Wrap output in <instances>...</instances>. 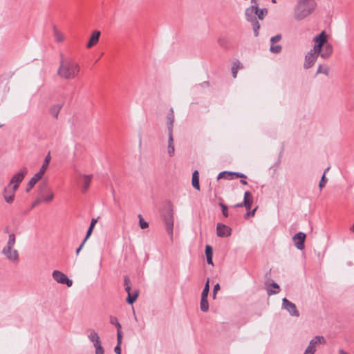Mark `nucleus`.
Instances as JSON below:
<instances>
[{"label":"nucleus","instance_id":"aec40b11","mask_svg":"<svg viewBox=\"0 0 354 354\" xmlns=\"http://www.w3.org/2000/svg\"><path fill=\"white\" fill-rule=\"evenodd\" d=\"M62 104H56L52 105L49 109V113L54 118L57 119L59 113L62 108Z\"/></svg>","mask_w":354,"mask_h":354},{"label":"nucleus","instance_id":"0eeeda50","mask_svg":"<svg viewBox=\"0 0 354 354\" xmlns=\"http://www.w3.org/2000/svg\"><path fill=\"white\" fill-rule=\"evenodd\" d=\"M162 220L165 225V229L169 234L170 239L173 240L174 214L173 205L169 204L167 212L162 215Z\"/></svg>","mask_w":354,"mask_h":354},{"label":"nucleus","instance_id":"f3484780","mask_svg":"<svg viewBox=\"0 0 354 354\" xmlns=\"http://www.w3.org/2000/svg\"><path fill=\"white\" fill-rule=\"evenodd\" d=\"M100 34H101L100 32L98 30H95L93 32V33L89 39V41L86 44V47L88 48H91V47H93V46L96 45L98 43L99 39L100 37Z\"/></svg>","mask_w":354,"mask_h":354},{"label":"nucleus","instance_id":"20e7f679","mask_svg":"<svg viewBox=\"0 0 354 354\" xmlns=\"http://www.w3.org/2000/svg\"><path fill=\"white\" fill-rule=\"evenodd\" d=\"M314 0H297L294 8V18L301 21L309 16L315 9Z\"/></svg>","mask_w":354,"mask_h":354},{"label":"nucleus","instance_id":"4468645a","mask_svg":"<svg viewBox=\"0 0 354 354\" xmlns=\"http://www.w3.org/2000/svg\"><path fill=\"white\" fill-rule=\"evenodd\" d=\"M326 344V339L324 337L321 335H317L314 337L309 342L308 346L313 348L316 349L319 345H324Z\"/></svg>","mask_w":354,"mask_h":354},{"label":"nucleus","instance_id":"473e14b6","mask_svg":"<svg viewBox=\"0 0 354 354\" xmlns=\"http://www.w3.org/2000/svg\"><path fill=\"white\" fill-rule=\"evenodd\" d=\"M231 176H232V172L222 171V172L219 173V174L218 175L217 179L219 180L223 178H225L227 179H232V178H231Z\"/></svg>","mask_w":354,"mask_h":354},{"label":"nucleus","instance_id":"7c9ffc66","mask_svg":"<svg viewBox=\"0 0 354 354\" xmlns=\"http://www.w3.org/2000/svg\"><path fill=\"white\" fill-rule=\"evenodd\" d=\"M138 297V290L135 291V292L133 295L131 293L129 294V295L127 298V303L129 304H132L133 302L136 301Z\"/></svg>","mask_w":354,"mask_h":354},{"label":"nucleus","instance_id":"f704fd0d","mask_svg":"<svg viewBox=\"0 0 354 354\" xmlns=\"http://www.w3.org/2000/svg\"><path fill=\"white\" fill-rule=\"evenodd\" d=\"M329 73V68L327 66L323 67L319 65L317 71V74L323 73L326 75H328Z\"/></svg>","mask_w":354,"mask_h":354},{"label":"nucleus","instance_id":"680f3d73","mask_svg":"<svg viewBox=\"0 0 354 354\" xmlns=\"http://www.w3.org/2000/svg\"><path fill=\"white\" fill-rule=\"evenodd\" d=\"M235 207H244V204H243V202L241 203H238L236 205H235L234 206Z\"/></svg>","mask_w":354,"mask_h":354},{"label":"nucleus","instance_id":"393cba45","mask_svg":"<svg viewBox=\"0 0 354 354\" xmlns=\"http://www.w3.org/2000/svg\"><path fill=\"white\" fill-rule=\"evenodd\" d=\"M122 339V331H119L117 334V346L114 348V352L116 354H121V344Z\"/></svg>","mask_w":354,"mask_h":354},{"label":"nucleus","instance_id":"4be33fe9","mask_svg":"<svg viewBox=\"0 0 354 354\" xmlns=\"http://www.w3.org/2000/svg\"><path fill=\"white\" fill-rule=\"evenodd\" d=\"M53 36L57 43H62L65 40V35L59 31L55 26H53Z\"/></svg>","mask_w":354,"mask_h":354},{"label":"nucleus","instance_id":"8fccbe9b","mask_svg":"<svg viewBox=\"0 0 354 354\" xmlns=\"http://www.w3.org/2000/svg\"><path fill=\"white\" fill-rule=\"evenodd\" d=\"M257 209V207H255L252 211L247 212L245 214V218L254 216Z\"/></svg>","mask_w":354,"mask_h":354},{"label":"nucleus","instance_id":"f03ea898","mask_svg":"<svg viewBox=\"0 0 354 354\" xmlns=\"http://www.w3.org/2000/svg\"><path fill=\"white\" fill-rule=\"evenodd\" d=\"M315 45L305 56V62L304 67L306 69L311 68L315 63L318 56L319 55L322 46L326 42V34L325 31H322L313 39Z\"/></svg>","mask_w":354,"mask_h":354},{"label":"nucleus","instance_id":"3c124183","mask_svg":"<svg viewBox=\"0 0 354 354\" xmlns=\"http://www.w3.org/2000/svg\"><path fill=\"white\" fill-rule=\"evenodd\" d=\"M124 286H131V281H130L129 277H127V276L124 277Z\"/></svg>","mask_w":354,"mask_h":354},{"label":"nucleus","instance_id":"7ed1b4c3","mask_svg":"<svg viewBox=\"0 0 354 354\" xmlns=\"http://www.w3.org/2000/svg\"><path fill=\"white\" fill-rule=\"evenodd\" d=\"M267 14L268 10L266 8L259 9L254 6H250L245 9V16L246 20L252 24L255 37L259 35V30L260 28V24L257 21V18L259 20H263Z\"/></svg>","mask_w":354,"mask_h":354},{"label":"nucleus","instance_id":"e433bc0d","mask_svg":"<svg viewBox=\"0 0 354 354\" xmlns=\"http://www.w3.org/2000/svg\"><path fill=\"white\" fill-rule=\"evenodd\" d=\"M45 172L41 169L34 175V176L32 178L33 180H35L36 183H37L44 175Z\"/></svg>","mask_w":354,"mask_h":354},{"label":"nucleus","instance_id":"338daca9","mask_svg":"<svg viewBox=\"0 0 354 354\" xmlns=\"http://www.w3.org/2000/svg\"><path fill=\"white\" fill-rule=\"evenodd\" d=\"M3 126V124H0V127H1Z\"/></svg>","mask_w":354,"mask_h":354},{"label":"nucleus","instance_id":"9b49d317","mask_svg":"<svg viewBox=\"0 0 354 354\" xmlns=\"http://www.w3.org/2000/svg\"><path fill=\"white\" fill-rule=\"evenodd\" d=\"M306 234L304 232H298L292 237L295 247L298 250H303L304 248V242L306 239Z\"/></svg>","mask_w":354,"mask_h":354},{"label":"nucleus","instance_id":"5701e85b","mask_svg":"<svg viewBox=\"0 0 354 354\" xmlns=\"http://www.w3.org/2000/svg\"><path fill=\"white\" fill-rule=\"evenodd\" d=\"M167 153L170 157L174 156L175 148L174 145L173 133H169Z\"/></svg>","mask_w":354,"mask_h":354},{"label":"nucleus","instance_id":"a878e982","mask_svg":"<svg viewBox=\"0 0 354 354\" xmlns=\"http://www.w3.org/2000/svg\"><path fill=\"white\" fill-rule=\"evenodd\" d=\"M279 291V286L277 283H272L268 288L267 292L269 295L276 294Z\"/></svg>","mask_w":354,"mask_h":354},{"label":"nucleus","instance_id":"09e8293b","mask_svg":"<svg viewBox=\"0 0 354 354\" xmlns=\"http://www.w3.org/2000/svg\"><path fill=\"white\" fill-rule=\"evenodd\" d=\"M232 176H235L236 178H246V176L245 174L238 172H232Z\"/></svg>","mask_w":354,"mask_h":354},{"label":"nucleus","instance_id":"c9c22d12","mask_svg":"<svg viewBox=\"0 0 354 354\" xmlns=\"http://www.w3.org/2000/svg\"><path fill=\"white\" fill-rule=\"evenodd\" d=\"M45 172L41 169L34 175V176L32 178L33 180H35L36 183H37L44 175Z\"/></svg>","mask_w":354,"mask_h":354},{"label":"nucleus","instance_id":"052dcab7","mask_svg":"<svg viewBox=\"0 0 354 354\" xmlns=\"http://www.w3.org/2000/svg\"><path fill=\"white\" fill-rule=\"evenodd\" d=\"M125 291L127 294H131V286H125Z\"/></svg>","mask_w":354,"mask_h":354},{"label":"nucleus","instance_id":"e2e57ef3","mask_svg":"<svg viewBox=\"0 0 354 354\" xmlns=\"http://www.w3.org/2000/svg\"><path fill=\"white\" fill-rule=\"evenodd\" d=\"M241 183L243 184V185H247V181H245V180H241Z\"/></svg>","mask_w":354,"mask_h":354},{"label":"nucleus","instance_id":"412c9836","mask_svg":"<svg viewBox=\"0 0 354 354\" xmlns=\"http://www.w3.org/2000/svg\"><path fill=\"white\" fill-rule=\"evenodd\" d=\"M243 204L244 207L246 208V209L250 210L252 207V196L250 192H245L244 194V198H243Z\"/></svg>","mask_w":354,"mask_h":354},{"label":"nucleus","instance_id":"f257e3e1","mask_svg":"<svg viewBox=\"0 0 354 354\" xmlns=\"http://www.w3.org/2000/svg\"><path fill=\"white\" fill-rule=\"evenodd\" d=\"M80 71V66L73 58L65 57L63 54L60 55L59 66L57 71V76L66 80H71L76 78Z\"/></svg>","mask_w":354,"mask_h":354},{"label":"nucleus","instance_id":"f8f14e48","mask_svg":"<svg viewBox=\"0 0 354 354\" xmlns=\"http://www.w3.org/2000/svg\"><path fill=\"white\" fill-rule=\"evenodd\" d=\"M232 230L228 226L218 223L216 225V234L219 237H227L231 235Z\"/></svg>","mask_w":354,"mask_h":354},{"label":"nucleus","instance_id":"a18cd8bd","mask_svg":"<svg viewBox=\"0 0 354 354\" xmlns=\"http://www.w3.org/2000/svg\"><path fill=\"white\" fill-rule=\"evenodd\" d=\"M36 183H37L31 178L28 183V187L26 188V192H28L34 187V185Z\"/></svg>","mask_w":354,"mask_h":354},{"label":"nucleus","instance_id":"5fc2aeb1","mask_svg":"<svg viewBox=\"0 0 354 354\" xmlns=\"http://www.w3.org/2000/svg\"><path fill=\"white\" fill-rule=\"evenodd\" d=\"M104 351L103 348L97 349V350H95V354H104Z\"/></svg>","mask_w":354,"mask_h":354},{"label":"nucleus","instance_id":"58836bf2","mask_svg":"<svg viewBox=\"0 0 354 354\" xmlns=\"http://www.w3.org/2000/svg\"><path fill=\"white\" fill-rule=\"evenodd\" d=\"M232 68H236V69L239 71V69H242L243 66L238 59H235L232 62Z\"/></svg>","mask_w":354,"mask_h":354},{"label":"nucleus","instance_id":"c85d7f7f","mask_svg":"<svg viewBox=\"0 0 354 354\" xmlns=\"http://www.w3.org/2000/svg\"><path fill=\"white\" fill-rule=\"evenodd\" d=\"M50 159H51V156H50V153H48L46 155V156L45 157V159H44V161L43 162V165H41V167L40 168V169L42 170V171H44V172H46V171L47 170V169L48 167Z\"/></svg>","mask_w":354,"mask_h":354},{"label":"nucleus","instance_id":"ddd939ff","mask_svg":"<svg viewBox=\"0 0 354 354\" xmlns=\"http://www.w3.org/2000/svg\"><path fill=\"white\" fill-rule=\"evenodd\" d=\"M88 339L93 343V346L95 347V349H99L103 348L101 346V342L100 337L97 332L93 329L89 330V334L88 335Z\"/></svg>","mask_w":354,"mask_h":354},{"label":"nucleus","instance_id":"4c0bfd02","mask_svg":"<svg viewBox=\"0 0 354 354\" xmlns=\"http://www.w3.org/2000/svg\"><path fill=\"white\" fill-rule=\"evenodd\" d=\"M139 225L142 229H146L149 227V223L143 220L141 215H139Z\"/></svg>","mask_w":354,"mask_h":354},{"label":"nucleus","instance_id":"a19ab883","mask_svg":"<svg viewBox=\"0 0 354 354\" xmlns=\"http://www.w3.org/2000/svg\"><path fill=\"white\" fill-rule=\"evenodd\" d=\"M205 255L206 257L213 256L212 248L210 245H207L205 246Z\"/></svg>","mask_w":354,"mask_h":354},{"label":"nucleus","instance_id":"ea45409f","mask_svg":"<svg viewBox=\"0 0 354 354\" xmlns=\"http://www.w3.org/2000/svg\"><path fill=\"white\" fill-rule=\"evenodd\" d=\"M219 205L221 206V209H222V212H223V214L225 217H227L228 216V211H227V207L224 205L223 203H219Z\"/></svg>","mask_w":354,"mask_h":354},{"label":"nucleus","instance_id":"72a5a7b5","mask_svg":"<svg viewBox=\"0 0 354 354\" xmlns=\"http://www.w3.org/2000/svg\"><path fill=\"white\" fill-rule=\"evenodd\" d=\"M281 48H282L281 46H280V45L271 44L270 50L272 53L277 54V53H279L281 51Z\"/></svg>","mask_w":354,"mask_h":354},{"label":"nucleus","instance_id":"bf43d9fd","mask_svg":"<svg viewBox=\"0 0 354 354\" xmlns=\"http://www.w3.org/2000/svg\"><path fill=\"white\" fill-rule=\"evenodd\" d=\"M97 223V220L96 219H94L93 218L92 221H91V223L90 224V227H94L95 223Z\"/></svg>","mask_w":354,"mask_h":354},{"label":"nucleus","instance_id":"0e129e2a","mask_svg":"<svg viewBox=\"0 0 354 354\" xmlns=\"http://www.w3.org/2000/svg\"><path fill=\"white\" fill-rule=\"evenodd\" d=\"M351 231L354 233V223H353V225L351 227Z\"/></svg>","mask_w":354,"mask_h":354},{"label":"nucleus","instance_id":"39448f33","mask_svg":"<svg viewBox=\"0 0 354 354\" xmlns=\"http://www.w3.org/2000/svg\"><path fill=\"white\" fill-rule=\"evenodd\" d=\"M15 243L16 236L15 234L11 233L9 234L7 243L2 249L1 252L6 259L13 263H17L19 259V252L15 248Z\"/></svg>","mask_w":354,"mask_h":354},{"label":"nucleus","instance_id":"864d4df0","mask_svg":"<svg viewBox=\"0 0 354 354\" xmlns=\"http://www.w3.org/2000/svg\"><path fill=\"white\" fill-rule=\"evenodd\" d=\"M238 70L236 69V68L232 67V73L234 78H236L237 76Z\"/></svg>","mask_w":354,"mask_h":354},{"label":"nucleus","instance_id":"a211bd4d","mask_svg":"<svg viewBox=\"0 0 354 354\" xmlns=\"http://www.w3.org/2000/svg\"><path fill=\"white\" fill-rule=\"evenodd\" d=\"M167 127H168V133H173V127H174V112L173 109H171L169 110V112L167 114Z\"/></svg>","mask_w":354,"mask_h":354},{"label":"nucleus","instance_id":"de8ad7c7","mask_svg":"<svg viewBox=\"0 0 354 354\" xmlns=\"http://www.w3.org/2000/svg\"><path fill=\"white\" fill-rule=\"evenodd\" d=\"M220 290V285L218 283H216L214 286V289H213V298L215 299L216 298V293L217 292Z\"/></svg>","mask_w":354,"mask_h":354},{"label":"nucleus","instance_id":"6e6d98bb","mask_svg":"<svg viewBox=\"0 0 354 354\" xmlns=\"http://www.w3.org/2000/svg\"><path fill=\"white\" fill-rule=\"evenodd\" d=\"M251 1V3H252V6H254L255 8H258V1L257 0H250Z\"/></svg>","mask_w":354,"mask_h":354},{"label":"nucleus","instance_id":"9d476101","mask_svg":"<svg viewBox=\"0 0 354 354\" xmlns=\"http://www.w3.org/2000/svg\"><path fill=\"white\" fill-rule=\"evenodd\" d=\"M282 308L286 310L291 316L299 317V313L295 304L292 303L286 298L282 299Z\"/></svg>","mask_w":354,"mask_h":354},{"label":"nucleus","instance_id":"49530a36","mask_svg":"<svg viewBox=\"0 0 354 354\" xmlns=\"http://www.w3.org/2000/svg\"><path fill=\"white\" fill-rule=\"evenodd\" d=\"M93 227H91L89 226L88 230H87V232H86V235L84 239V243H86V240L88 239V237L91 236L92 232H93Z\"/></svg>","mask_w":354,"mask_h":354},{"label":"nucleus","instance_id":"2f4dec72","mask_svg":"<svg viewBox=\"0 0 354 354\" xmlns=\"http://www.w3.org/2000/svg\"><path fill=\"white\" fill-rule=\"evenodd\" d=\"M209 279H208L207 280V282H206V283L205 285V287L203 288V290L202 292L201 297H207L208 294H209Z\"/></svg>","mask_w":354,"mask_h":354},{"label":"nucleus","instance_id":"1a4fd4ad","mask_svg":"<svg viewBox=\"0 0 354 354\" xmlns=\"http://www.w3.org/2000/svg\"><path fill=\"white\" fill-rule=\"evenodd\" d=\"M52 276L57 283L66 284L68 287H71L73 281L68 278V277L63 272L59 270H54Z\"/></svg>","mask_w":354,"mask_h":354},{"label":"nucleus","instance_id":"b1692460","mask_svg":"<svg viewBox=\"0 0 354 354\" xmlns=\"http://www.w3.org/2000/svg\"><path fill=\"white\" fill-rule=\"evenodd\" d=\"M192 186L197 190L200 189L199 185V174L197 170L194 171L192 174Z\"/></svg>","mask_w":354,"mask_h":354},{"label":"nucleus","instance_id":"c03bdc74","mask_svg":"<svg viewBox=\"0 0 354 354\" xmlns=\"http://www.w3.org/2000/svg\"><path fill=\"white\" fill-rule=\"evenodd\" d=\"M325 174H326V171L324 172V175L322 176V179L319 183V187L320 189H322L323 187H324L326 185V180H325Z\"/></svg>","mask_w":354,"mask_h":354},{"label":"nucleus","instance_id":"423d86ee","mask_svg":"<svg viewBox=\"0 0 354 354\" xmlns=\"http://www.w3.org/2000/svg\"><path fill=\"white\" fill-rule=\"evenodd\" d=\"M55 197L54 193L46 183H42L39 185L38 198L32 205V208L41 203H50Z\"/></svg>","mask_w":354,"mask_h":354},{"label":"nucleus","instance_id":"4d7b16f0","mask_svg":"<svg viewBox=\"0 0 354 354\" xmlns=\"http://www.w3.org/2000/svg\"><path fill=\"white\" fill-rule=\"evenodd\" d=\"M208 264L213 265L212 257H206Z\"/></svg>","mask_w":354,"mask_h":354},{"label":"nucleus","instance_id":"2eb2a0df","mask_svg":"<svg viewBox=\"0 0 354 354\" xmlns=\"http://www.w3.org/2000/svg\"><path fill=\"white\" fill-rule=\"evenodd\" d=\"M80 176L82 178V192H85L90 187V184L93 178V175L80 174Z\"/></svg>","mask_w":354,"mask_h":354},{"label":"nucleus","instance_id":"37998d69","mask_svg":"<svg viewBox=\"0 0 354 354\" xmlns=\"http://www.w3.org/2000/svg\"><path fill=\"white\" fill-rule=\"evenodd\" d=\"M316 351V349H314L311 346H308L304 354H315Z\"/></svg>","mask_w":354,"mask_h":354},{"label":"nucleus","instance_id":"dca6fc26","mask_svg":"<svg viewBox=\"0 0 354 354\" xmlns=\"http://www.w3.org/2000/svg\"><path fill=\"white\" fill-rule=\"evenodd\" d=\"M332 46L327 41L322 46L319 55L323 58H328L332 54Z\"/></svg>","mask_w":354,"mask_h":354},{"label":"nucleus","instance_id":"c756f323","mask_svg":"<svg viewBox=\"0 0 354 354\" xmlns=\"http://www.w3.org/2000/svg\"><path fill=\"white\" fill-rule=\"evenodd\" d=\"M110 323L116 326L117 334L119 333V331H121V324L118 322V319L117 317H115L114 316H111L110 317Z\"/></svg>","mask_w":354,"mask_h":354},{"label":"nucleus","instance_id":"6ab92c4d","mask_svg":"<svg viewBox=\"0 0 354 354\" xmlns=\"http://www.w3.org/2000/svg\"><path fill=\"white\" fill-rule=\"evenodd\" d=\"M15 192L11 187H6L3 191V198L8 203L13 202L15 198Z\"/></svg>","mask_w":354,"mask_h":354},{"label":"nucleus","instance_id":"603ef678","mask_svg":"<svg viewBox=\"0 0 354 354\" xmlns=\"http://www.w3.org/2000/svg\"><path fill=\"white\" fill-rule=\"evenodd\" d=\"M84 243H84V241H83L82 243L80 244V245L77 248V250H76V254L77 255L79 254L80 252L81 251V250L84 247Z\"/></svg>","mask_w":354,"mask_h":354},{"label":"nucleus","instance_id":"13d9d810","mask_svg":"<svg viewBox=\"0 0 354 354\" xmlns=\"http://www.w3.org/2000/svg\"><path fill=\"white\" fill-rule=\"evenodd\" d=\"M337 354H349V353H347L346 351H345L344 349L339 348L338 350Z\"/></svg>","mask_w":354,"mask_h":354},{"label":"nucleus","instance_id":"bb28decb","mask_svg":"<svg viewBox=\"0 0 354 354\" xmlns=\"http://www.w3.org/2000/svg\"><path fill=\"white\" fill-rule=\"evenodd\" d=\"M279 291V286L277 283H272L268 288L267 292L269 295L276 294Z\"/></svg>","mask_w":354,"mask_h":354},{"label":"nucleus","instance_id":"cd10ccee","mask_svg":"<svg viewBox=\"0 0 354 354\" xmlns=\"http://www.w3.org/2000/svg\"><path fill=\"white\" fill-rule=\"evenodd\" d=\"M207 298V297H201L200 307L201 310L203 312H207L209 309V304Z\"/></svg>","mask_w":354,"mask_h":354},{"label":"nucleus","instance_id":"79ce46f5","mask_svg":"<svg viewBox=\"0 0 354 354\" xmlns=\"http://www.w3.org/2000/svg\"><path fill=\"white\" fill-rule=\"evenodd\" d=\"M281 39V35H277L274 37H272L270 39L271 44H274L275 43L279 41Z\"/></svg>","mask_w":354,"mask_h":354},{"label":"nucleus","instance_id":"6e6552de","mask_svg":"<svg viewBox=\"0 0 354 354\" xmlns=\"http://www.w3.org/2000/svg\"><path fill=\"white\" fill-rule=\"evenodd\" d=\"M27 172L28 170L26 167L21 168L12 177L8 187H11L13 189V192H16L19 186V184L23 181Z\"/></svg>","mask_w":354,"mask_h":354},{"label":"nucleus","instance_id":"69168bd1","mask_svg":"<svg viewBox=\"0 0 354 354\" xmlns=\"http://www.w3.org/2000/svg\"><path fill=\"white\" fill-rule=\"evenodd\" d=\"M272 3H276V0H271Z\"/></svg>","mask_w":354,"mask_h":354}]
</instances>
